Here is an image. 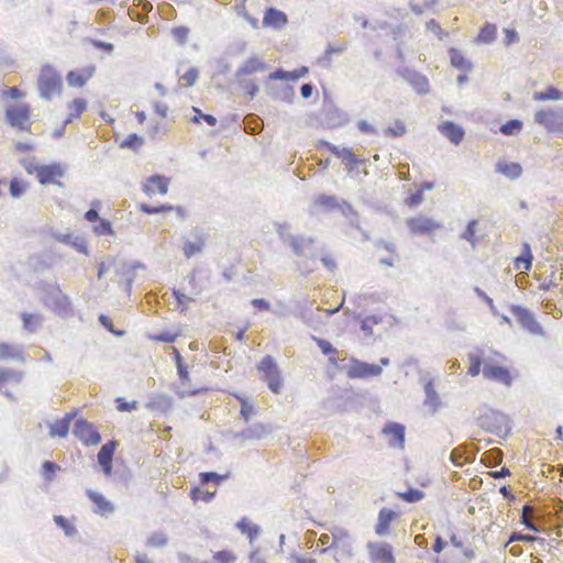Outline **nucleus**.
I'll return each instance as SVG.
<instances>
[{"mask_svg":"<svg viewBox=\"0 0 563 563\" xmlns=\"http://www.w3.org/2000/svg\"><path fill=\"white\" fill-rule=\"evenodd\" d=\"M151 340L156 342H166V343H173L178 338V333H172L169 331H165L158 334H154L150 336Z\"/></svg>","mask_w":563,"mask_h":563,"instance_id":"nucleus-51","label":"nucleus"},{"mask_svg":"<svg viewBox=\"0 0 563 563\" xmlns=\"http://www.w3.org/2000/svg\"><path fill=\"white\" fill-rule=\"evenodd\" d=\"M254 413L253 405L249 404L245 399H241V415L247 421Z\"/></svg>","mask_w":563,"mask_h":563,"instance_id":"nucleus-56","label":"nucleus"},{"mask_svg":"<svg viewBox=\"0 0 563 563\" xmlns=\"http://www.w3.org/2000/svg\"><path fill=\"white\" fill-rule=\"evenodd\" d=\"M409 81L417 92L426 93L429 91V81L426 76L415 74Z\"/></svg>","mask_w":563,"mask_h":563,"instance_id":"nucleus-36","label":"nucleus"},{"mask_svg":"<svg viewBox=\"0 0 563 563\" xmlns=\"http://www.w3.org/2000/svg\"><path fill=\"white\" fill-rule=\"evenodd\" d=\"M216 495V492H208V490H202L198 487L191 489L190 492V496L192 498L194 501H198V500H202L205 503H209Z\"/></svg>","mask_w":563,"mask_h":563,"instance_id":"nucleus-42","label":"nucleus"},{"mask_svg":"<svg viewBox=\"0 0 563 563\" xmlns=\"http://www.w3.org/2000/svg\"><path fill=\"white\" fill-rule=\"evenodd\" d=\"M64 174H65L64 168L59 164L42 165L38 169L36 178H37L38 183L42 185H48V184L60 185L58 179L62 178L64 176Z\"/></svg>","mask_w":563,"mask_h":563,"instance_id":"nucleus-11","label":"nucleus"},{"mask_svg":"<svg viewBox=\"0 0 563 563\" xmlns=\"http://www.w3.org/2000/svg\"><path fill=\"white\" fill-rule=\"evenodd\" d=\"M510 310L522 328L534 334L542 333L541 325L536 320L534 314L528 309L521 306H511Z\"/></svg>","mask_w":563,"mask_h":563,"instance_id":"nucleus-10","label":"nucleus"},{"mask_svg":"<svg viewBox=\"0 0 563 563\" xmlns=\"http://www.w3.org/2000/svg\"><path fill=\"white\" fill-rule=\"evenodd\" d=\"M73 420V415L67 413L64 418L56 420L49 427V435L52 438H65L68 434L70 422Z\"/></svg>","mask_w":563,"mask_h":563,"instance_id":"nucleus-23","label":"nucleus"},{"mask_svg":"<svg viewBox=\"0 0 563 563\" xmlns=\"http://www.w3.org/2000/svg\"><path fill=\"white\" fill-rule=\"evenodd\" d=\"M96 67L89 65L79 69L70 70L66 75L67 84L70 87L81 88L84 87L95 75Z\"/></svg>","mask_w":563,"mask_h":563,"instance_id":"nucleus-13","label":"nucleus"},{"mask_svg":"<svg viewBox=\"0 0 563 563\" xmlns=\"http://www.w3.org/2000/svg\"><path fill=\"white\" fill-rule=\"evenodd\" d=\"M397 496L407 503H417L424 497V493L417 488H409L404 493H397Z\"/></svg>","mask_w":563,"mask_h":563,"instance_id":"nucleus-37","label":"nucleus"},{"mask_svg":"<svg viewBox=\"0 0 563 563\" xmlns=\"http://www.w3.org/2000/svg\"><path fill=\"white\" fill-rule=\"evenodd\" d=\"M314 342L321 350V352L324 355L329 356V362L332 365H336V358L335 355L338 354V350L327 340L320 339V338H313Z\"/></svg>","mask_w":563,"mask_h":563,"instance_id":"nucleus-29","label":"nucleus"},{"mask_svg":"<svg viewBox=\"0 0 563 563\" xmlns=\"http://www.w3.org/2000/svg\"><path fill=\"white\" fill-rule=\"evenodd\" d=\"M38 91L42 98L49 100L59 95L63 88L60 75L54 67L45 65L41 68L37 79Z\"/></svg>","mask_w":563,"mask_h":563,"instance_id":"nucleus-2","label":"nucleus"},{"mask_svg":"<svg viewBox=\"0 0 563 563\" xmlns=\"http://www.w3.org/2000/svg\"><path fill=\"white\" fill-rule=\"evenodd\" d=\"M476 294L483 298V300L487 303V306L489 307V309L494 312V313H497V310H496V307L494 305V301L490 297H488L483 290H481L479 288H476L475 289Z\"/></svg>","mask_w":563,"mask_h":563,"instance_id":"nucleus-62","label":"nucleus"},{"mask_svg":"<svg viewBox=\"0 0 563 563\" xmlns=\"http://www.w3.org/2000/svg\"><path fill=\"white\" fill-rule=\"evenodd\" d=\"M288 22L287 15L275 8H269L265 11L263 18L264 26H269L273 29H282Z\"/></svg>","mask_w":563,"mask_h":563,"instance_id":"nucleus-18","label":"nucleus"},{"mask_svg":"<svg viewBox=\"0 0 563 563\" xmlns=\"http://www.w3.org/2000/svg\"><path fill=\"white\" fill-rule=\"evenodd\" d=\"M8 122L20 130H29L30 107L25 103L14 104L5 110Z\"/></svg>","mask_w":563,"mask_h":563,"instance_id":"nucleus-8","label":"nucleus"},{"mask_svg":"<svg viewBox=\"0 0 563 563\" xmlns=\"http://www.w3.org/2000/svg\"><path fill=\"white\" fill-rule=\"evenodd\" d=\"M380 365L368 364L354 357L350 360V366L346 371V375L351 379L374 377L380 375Z\"/></svg>","mask_w":563,"mask_h":563,"instance_id":"nucleus-6","label":"nucleus"},{"mask_svg":"<svg viewBox=\"0 0 563 563\" xmlns=\"http://www.w3.org/2000/svg\"><path fill=\"white\" fill-rule=\"evenodd\" d=\"M451 65L462 71H470L472 69V64L468 62L464 55L456 48L452 47L449 51Z\"/></svg>","mask_w":563,"mask_h":563,"instance_id":"nucleus-27","label":"nucleus"},{"mask_svg":"<svg viewBox=\"0 0 563 563\" xmlns=\"http://www.w3.org/2000/svg\"><path fill=\"white\" fill-rule=\"evenodd\" d=\"M199 477H200V482L202 484H208L210 482H213L217 485H219L223 481V478H224V476L219 475V474L213 473V472L200 473Z\"/></svg>","mask_w":563,"mask_h":563,"instance_id":"nucleus-50","label":"nucleus"},{"mask_svg":"<svg viewBox=\"0 0 563 563\" xmlns=\"http://www.w3.org/2000/svg\"><path fill=\"white\" fill-rule=\"evenodd\" d=\"M21 164L24 167V169L27 172V174H30V175H32V174L37 175L38 169L42 166V165H38L33 158L23 159L21 162Z\"/></svg>","mask_w":563,"mask_h":563,"instance_id":"nucleus-54","label":"nucleus"},{"mask_svg":"<svg viewBox=\"0 0 563 563\" xmlns=\"http://www.w3.org/2000/svg\"><path fill=\"white\" fill-rule=\"evenodd\" d=\"M26 188H27V183H25L19 178H12L10 181L9 190H10V195L13 198H19L20 196H22L26 191Z\"/></svg>","mask_w":563,"mask_h":563,"instance_id":"nucleus-38","label":"nucleus"},{"mask_svg":"<svg viewBox=\"0 0 563 563\" xmlns=\"http://www.w3.org/2000/svg\"><path fill=\"white\" fill-rule=\"evenodd\" d=\"M406 225L412 234L417 235L431 234L441 228V223L423 214L407 219Z\"/></svg>","mask_w":563,"mask_h":563,"instance_id":"nucleus-7","label":"nucleus"},{"mask_svg":"<svg viewBox=\"0 0 563 563\" xmlns=\"http://www.w3.org/2000/svg\"><path fill=\"white\" fill-rule=\"evenodd\" d=\"M333 544L336 547L338 543L349 537L347 532L342 529H336L333 533Z\"/></svg>","mask_w":563,"mask_h":563,"instance_id":"nucleus-64","label":"nucleus"},{"mask_svg":"<svg viewBox=\"0 0 563 563\" xmlns=\"http://www.w3.org/2000/svg\"><path fill=\"white\" fill-rule=\"evenodd\" d=\"M3 96L10 99H20L24 96V93L18 87H11L3 91Z\"/></svg>","mask_w":563,"mask_h":563,"instance_id":"nucleus-61","label":"nucleus"},{"mask_svg":"<svg viewBox=\"0 0 563 563\" xmlns=\"http://www.w3.org/2000/svg\"><path fill=\"white\" fill-rule=\"evenodd\" d=\"M497 27L495 24L486 23L478 33L477 41L484 43H490L495 40Z\"/></svg>","mask_w":563,"mask_h":563,"instance_id":"nucleus-33","label":"nucleus"},{"mask_svg":"<svg viewBox=\"0 0 563 563\" xmlns=\"http://www.w3.org/2000/svg\"><path fill=\"white\" fill-rule=\"evenodd\" d=\"M330 540H331V538H330V536H329V534H327V533H323V534H321V536H320V538H319L318 542L324 547V548L321 550V552H325V551H328L330 548L335 547V545L333 544V541H332V542H330Z\"/></svg>","mask_w":563,"mask_h":563,"instance_id":"nucleus-63","label":"nucleus"},{"mask_svg":"<svg viewBox=\"0 0 563 563\" xmlns=\"http://www.w3.org/2000/svg\"><path fill=\"white\" fill-rule=\"evenodd\" d=\"M21 319L23 322V328L29 332H35L42 322V317L40 314L27 312L22 313Z\"/></svg>","mask_w":563,"mask_h":563,"instance_id":"nucleus-30","label":"nucleus"},{"mask_svg":"<svg viewBox=\"0 0 563 563\" xmlns=\"http://www.w3.org/2000/svg\"><path fill=\"white\" fill-rule=\"evenodd\" d=\"M522 129V123L519 120H510L500 126V132L505 135H512Z\"/></svg>","mask_w":563,"mask_h":563,"instance_id":"nucleus-40","label":"nucleus"},{"mask_svg":"<svg viewBox=\"0 0 563 563\" xmlns=\"http://www.w3.org/2000/svg\"><path fill=\"white\" fill-rule=\"evenodd\" d=\"M505 33V44L510 45L512 43H516L519 40L518 33L515 30L506 29L504 31Z\"/></svg>","mask_w":563,"mask_h":563,"instance_id":"nucleus-60","label":"nucleus"},{"mask_svg":"<svg viewBox=\"0 0 563 563\" xmlns=\"http://www.w3.org/2000/svg\"><path fill=\"white\" fill-rule=\"evenodd\" d=\"M140 209L147 214H154V213L166 212V211H172V210H176L177 213H179L180 216L185 214V210L181 207L175 208L170 205H161L157 207H152L146 203H142L140 206Z\"/></svg>","mask_w":563,"mask_h":563,"instance_id":"nucleus-32","label":"nucleus"},{"mask_svg":"<svg viewBox=\"0 0 563 563\" xmlns=\"http://www.w3.org/2000/svg\"><path fill=\"white\" fill-rule=\"evenodd\" d=\"M426 391L428 406H430L433 410H437L440 406V399L438 394L434 391L431 383L427 384Z\"/></svg>","mask_w":563,"mask_h":563,"instance_id":"nucleus-43","label":"nucleus"},{"mask_svg":"<svg viewBox=\"0 0 563 563\" xmlns=\"http://www.w3.org/2000/svg\"><path fill=\"white\" fill-rule=\"evenodd\" d=\"M383 433L388 437L389 445L402 449L405 444V427L397 422H389L383 428Z\"/></svg>","mask_w":563,"mask_h":563,"instance_id":"nucleus-15","label":"nucleus"},{"mask_svg":"<svg viewBox=\"0 0 563 563\" xmlns=\"http://www.w3.org/2000/svg\"><path fill=\"white\" fill-rule=\"evenodd\" d=\"M478 423L485 431L497 437H507L510 433L509 418L496 410H486L478 417Z\"/></svg>","mask_w":563,"mask_h":563,"instance_id":"nucleus-3","label":"nucleus"},{"mask_svg":"<svg viewBox=\"0 0 563 563\" xmlns=\"http://www.w3.org/2000/svg\"><path fill=\"white\" fill-rule=\"evenodd\" d=\"M477 223V220L470 221L466 229L462 233V239L468 241L470 243H472V245H475V233Z\"/></svg>","mask_w":563,"mask_h":563,"instance_id":"nucleus-47","label":"nucleus"},{"mask_svg":"<svg viewBox=\"0 0 563 563\" xmlns=\"http://www.w3.org/2000/svg\"><path fill=\"white\" fill-rule=\"evenodd\" d=\"M470 366L467 374L472 377L477 376L481 372L484 378L490 382L499 383L509 386L512 380L510 371L503 365V355L483 349H476L468 353Z\"/></svg>","mask_w":563,"mask_h":563,"instance_id":"nucleus-1","label":"nucleus"},{"mask_svg":"<svg viewBox=\"0 0 563 563\" xmlns=\"http://www.w3.org/2000/svg\"><path fill=\"white\" fill-rule=\"evenodd\" d=\"M427 29L429 31L433 32L440 40H443L445 36H448V33L442 30V27L440 26L439 22L435 21L434 19H431L427 23Z\"/></svg>","mask_w":563,"mask_h":563,"instance_id":"nucleus-53","label":"nucleus"},{"mask_svg":"<svg viewBox=\"0 0 563 563\" xmlns=\"http://www.w3.org/2000/svg\"><path fill=\"white\" fill-rule=\"evenodd\" d=\"M143 144V139L137 134H130L128 137L121 143V147H140Z\"/></svg>","mask_w":563,"mask_h":563,"instance_id":"nucleus-52","label":"nucleus"},{"mask_svg":"<svg viewBox=\"0 0 563 563\" xmlns=\"http://www.w3.org/2000/svg\"><path fill=\"white\" fill-rule=\"evenodd\" d=\"M169 179L165 176L154 175L143 185V191L147 196L156 194L165 195L168 191Z\"/></svg>","mask_w":563,"mask_h":563,"instance_id":"nucleus-16","label":"nucleus"},{"mask_svg":"<svg viewBox=\"0 0 563 563\" xmlns=\"http://www.w3.org/2000/svg\"><path fill=\"white\" fill-rule=\"evenodd\" d=\"M532 509L529 506H525L522 509V523L530 530L537 531L536 526L529 520L528 512H531Z\"/></svg>","mask_w":563,"mask_h":563,"instance_id":"nucleus-59","label":"nucleus"},{"mask_svg":"<svg viewBox=\"0 0 563 563\" xmlns=\"http://www.w3.org/2000/svg\"><path fill=\"white\" fill-rule=\"evenodd\" d=\"M562 98V92L553 86L548 87L545 91H538L533 95L536 101L561 100Z\"/></svg>","mask_w":563,"mask_h":563,"instance_id":"nucleus-31","label":"nucleus"},{"mask_svg":"<svg viewBox=\"0 0 563 563\" xmlns=\"http://www.w3.org/2000/svg\"><path fill=\"white\" fill-rule=\"evenodd\" d=\"M532 253L528 243H523L522 253L514 261V268L516 271L528 272L532 264Z\"/></svg>","mask_w":563,"mask_h":563,"instance_id":"nucleus-24","label":"nucleus"},{"mask_svg":"<svg viewBox=\"0 0 563 563\" xmlns=\"http://www.w3.org/2000/svg\"><path fill=\"white\" fill-rule=\"evenodd\" d=\"M22 374L15 371L0 368V388L9 382H20Z\"/></svg>","mask_w":563,"mask_h":563,"instance_id":"nucleus-39","label":"nucleus"},{"mask_svg":"<svg viewBox=\"0 0 563 563\" xmlns=\"http://www.w3.org/2000/svg\"><path fill=\"white\" fill-rule=\"evenodd\" d=\"M423 201V192L421 190L416 191L406 199V205L410 208L419 206Z\"/></svg>","mask_w":563,"mask_h":563,"instance_id":"nucleus-55","label":"nucleus"},{"mask_svg":"<svg viewBox=\"0 0 563 563\" xmlns=\"http://www.w3.org/2000/svg\"><path fill=\"white\" fill-rule=\"evenodd\" d=\"M87 109V101L84 98H76L67 104L68 117L66 122L69 123L78 119Z\"/></svg>","mask_w":563,"mask_h":563,"instance_id":"nucleus-26","label":"nucleus"},{"mask_svg":"<svg viewBox=\"0 0 563 563\" xmlns=\"http://www.w3.org/2000/svg\"><path fill=\"white\" fill-rule=\"evenodd\" d=\"M397 514L388 508L380 509L378 514L377 523L375 527V532L378 536L387 534L389 531V527L391 521L396 518Z\"/></svg>","mask_w":563,"mask_h":563,"instance_id":"nucleus-21","label":"nucleus"},{"mask_svg":"<svg viewBox=\"0 0 563 563\" xmlns=\"http://www.w3.org/2000/svg\"><path fill=\"white\" fill-rule=\"evenodd\" d=\"M206 245V236L203 233H196L194 241H186L183 245V252L186 258H190L201 253Z\"/></svg>","mask_w":563,"mask_h":563,"instance_id":"nucleus-20","label":"nucleus"},{"mask_svg":"<svg viewBox=\"0 0 563 563\" xmlns=\"http://www.w3.org/2000/svg\"><path fill=\"white\" fill-rule=\"evenodd\" d=\"M496 170L509 179H517L522 174L521 165L514 162H498Z\"/></svg>","mask_w":563,"mask_h":563,"instance_id":"nucleus-25","label":"nucleus"},{"mask_svg":"<svg viewBox=\"0 0 563 563\" xmlns=\"http://www.w3.org/2000/svg\"><path fill=\"white\" fill-rule=\"evenodd\" d=\"M238 528L243 534H246L250 538V540L255 539L258 534L257 526L253 525L246 518H243L238 522Z\"/></svg>","mask_w":563,"mask_h":563,"instance_id":"nucleus-35","label":"nucleus"},{"mask_svg":"<svg viewBox=\"0 0 563 563\" xmlns=\"http://www.w3.org/2000/svg\"><path fill=\"white\" fill-rule=\"evenodd\" d=\"M86 494L95 507V512L98 515L107 517L114 511L113 504L108 500L101 493L88 489Z\"/></svg>","mask_w":563,"mask_h":563,"instance_id":"nucleus-14","label":"nucleus"},{"mask_svg":"<svg viewBox=\"0 0 563 563\" xmlns=\"http://www.w3.org/2000/svg\"><path fill=\"white\" fill-rule=\"evenodd\" d=\"M534 121L549 133H563V115L554 109H542L536 112Z\"/></svg>","mask_w":563,"mask_h":563,"instance_id":"nucleus-5","label":"nucleus"},{"mask_svg":"<svg viewBox=\"0 0 563 563\" xmlns=\"http://www.w3.org/2000/svg\"><path fill=\"white\" fill-rule=\"evenodd\" d=\"M318 202L327 208H334L338 206L336 199L332 196H320Z\"/></svg>","mask_w":563,"mask_h":563,"instance_id":"nucleus-58","label":"nucleus"},{"mask_svg":"<svg viewBox=\"0 0 563 563\" xmlns=\"http://www.w3.org/2000/svg\"><path fill=\"white\" fill-rule=\"evenodd\" d=\"M265 69V64L257 57H251L239 69L240 75H253Z\"/></svg>","mask_w":563,"mask_h":563,"instance_id":"nucleus-28","label":"nucleus"},{"mask_svg":"<svg viewBox=\"0 0 563 563\" xmlns=\"http://www.w3.org/2000/svg\"><path fill=\"white\" fill-rule=\"evenodd\" d=\"M73 432L85 445H97L101 441L99 432L84 419L76 420Z\"/></svg>","mask_w":563,"mask_h":563,"instance_id":"nucleus-9","label":"nucleus"},{"mask_svg":"<svg viewBox=\"0 0 563 563\" xmlns=\"http://www.w3.org/2000/svg\"><path fill=\"white\" fill-rule=\"evenodd\" d=\"M93 231L97 235H111L113 234V230L110 221L101 220L97 225H95Z\"/></svg>","mask_w":563,"mask_h":563,"instance_id":"nucleus-49","label":"nucleus"},{"mask_svg":"<svg viewBox=\"0 0 563 563\" xmlns=\"http://www.w3.org/2000/svg\"><path fill=\"white\" fill-rule=\"evenodd\" d=\"M439 131L454 144H459L464 137L463 129L451 121L439 125Z\"/></svg>","mask_w":563,"mask_h":563,"instance_id":"nucleus-22","label":"nucleus"},{"mask_svg":"<svg viewBox=\"0 0 563 563\" xmlns=\"http://www.w3.org/2000/svg\"><path fill=\"white\" fill-rule=\"evenodd\" d=\"M167 543V537L163 532L153 533L147 539V545L153 548H161Z\"/></svg>","mask_w":563,"mask_h":563,"instance_id":"nucleus-48","label":"nucleus"},{"mask_svg":"<svg viewBox=\"0 0 563 563\" xmlns=\"http://www.w3.org/2000/svg\"><path fill=\"white\" fill-rule=\"evenodd\" d=\"M115 450V442L111 441L103 444L98 453V462L102 466L106 475L112 473V459Z\"/></svg>","mask_w":563,"mask_h":563,"instance_id":"nucleus-17","label":"nucleus"},{"mask_svg":"<svg viewBox=\"0 0 563 563\" xmlns=\"http://www.w3.org/2000/svg\"><path fill=\"white\" fill-rule=\"evenodd\" d=\"M198 78V71L195 68L188 69L184 75L180 76V85L184 87L192 86Z\"/></svg>","mask_w":563,"mask_h":563,"instance_id":"nucleus-46","label":"nucleus"},{"mask_svg":"<svg viewBox=\"0 0 563 563\" xmlns=\"http://www.w3.org/2000/svg\"><path fill=\"white\" fill-rule=\"evenodd\" d=\"M311 243H312V241H311V240H303V239H301V240H292L291 245H292L294 251H295L298 255H301V254L303 253V249H305L307 245L311 244Z\"/></svg>","mask_w":563,"mask_h":563,"instance_id":"nucleus-57","label":"nucleus"},{"mask_svg":"<svg viewBox=\"0 0 563 563\" xmlns=\"http://www.w3.org/2000/svg\"><path fill=\"white\" fill-rule=\"evenodd\" d=\"M368 551L374 563H395L393 547L388 543H371Z\"/></svg>","mask_w":563,"mask_h":563,"instance_id":"nucleus-12","label":"nucleus"},{"mask_svg":"<svg viewBox=\"0 0 563 563\" xmlns=\"http://www.w3.org/2000/svg\"><path fill=\"white\" fill-rule=\"evenodd\" d=\"M329 150L333 155L342 161L347 170H353L361 162L350 148H340L335 145H330Z\"/></svg>","mask_w":563,"mask_h":563,"instance_id":"nucleus-19","label":"nucleus"},{"mask_svg":"<svg viewBox=\"0 0 563 563\" xmlns=\"http://www.w3.org/2000/svg\"><path fill=\"white\" fill-rule=\"evenodd\" d=\"M407 129L402 121L396 120L391 126L386 129L385 134L393 137L402 136L406 133Z\"/></svg>","mask_w":563,"mask_h":563,"instance_id":"nucleus-41","label":"nucleus"},{"mask_svg":"<svg viewBox=\"0 0 563 563\" xmlns=\"http://www.w3.org/2000/svg\"><path fill=\"white\" fill-rule=\"evenodd\" d=\"M59 470V466L56 463L46 461L42 465V474L47 482H51L55 475V473Z\"/></svg>","mask_w":563,"mask_h":563,"instance_id":"nucleus-45","label":"nucleus"},{"mask_svg":"<svg viewBox=\"0 0 563 563\" xmlns=\"http://www.w3.org/2000/svg\"><path fill=\"white\" fill-rule=\"evenodd\" d=\"M21 358V351L8 343H0V361Z\"/></svg>","mask_w":563,"mask_h":563,"instance_id":"nucleus-34","label":"nucleus"},{"mask_svg":"<svg viewBox=\"0 0 563 563\" xmlns=\"http://www.w3.org/2000/svg\"><path fill=\"white\" fill-rule=\"evenodd\" d=\"M257 369L262 375L268 388L274 393L278 394L283 387V379L278 366L273 356L266 355L257 365Z\"/></svg>","mask_w":563,"mask_h":563,"instance_id":"nucleus-4","label":"nucleus"},{"mask_svg":"<svg viewBox=\"0 0 563 563\" xmlns=\"http://www.w3.org/2000/svg\"><path fill=\"white\" fill-rule=\"evenodd\" d=\"M54 521L58 527H60L67 536H74L76 533L75 526L69 522L65 517L63 516H55Z\"/></svg>","mask_w":563,"mask_h":563,"instance_id":"nucleus-44","label":"nucleus"}]
</instances>
